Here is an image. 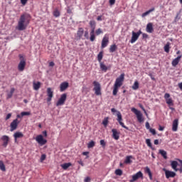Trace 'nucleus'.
I'll use <instances>...</instances> for the list:
<instances>
[{
  "label": "nucleus",
  "instance_id": "obj_2",
  "mask_svg": "<svg viewBox=\"0 0 182 182\" xmlns=\"http://www.w3.org/2000/svg\"><path fill=\"white\" fill-rule=\"evenodd\" d=\"M18 56L20 58V63H18V69L19 72H23V70H25V66H26V59H25V58H23L21 54Z\"/></svg>",
  "mask_w": 182,
  "mask_h": 182
},
{
  "label": "nucleus",
  "instance_id": "obj_21",
  "mask_svg": "<svg viewBox=\"0 0 182 182\" xmlns=\"http://www.w3.org/2000/svg\"><path fill=\"white\" fill-rule=\"evenodd\" d=\"M145 173H146V174H148L150 180H153V174L151 173V171L150 170V168L146 166L145 168Z\"/></svg>",
  "mask_w": 182,
  "mask_h": 182
},
{
  "label": "nucleus",
  "instance_id": "obj_32",
  "mask_svg": "<svg viewBox=\"0 0 182 182\" xmlns=\"http://www.w3.org/2000/svg\"><path fill=\"white\" fill-rule=\"evenodd\" d=\"M90 41H91V42H94L95 39H96V36H95V31H90Z\"/></svg>",
  "mask_w": 182,
  "mask_h": 182
},
{
  "label": "nucleus",
  "instance_id": "obj_13",
  "mask_svg": "<svg viewBox=\"0 0 182 182\" xmlns=\"http://www.w3.org/2000/svg\"><path fill=\"white\" fill-rule=\"evenodd\" d=\"M178 129V119H176L173 120L172 124V131L177 132Z\"/></svg>",
  "mask_w": 182,
  "mask_h": 182
},
{
  "label": "nucleus",
  "instance_id": "obj_61",
  "mask_svg": "<svg viewBox=\"0 0 182 182\" xmlns=\"http://www.w3.org/2000/svg\"><path fill=\"white\" fill-rule=\"evenodd\" d=\"M85 37L87 38H87H89V32H87V31L85 32Z\"/></svg>",
  "mask_w": 182,
  "mask_h": 182
},
{
  "label": "nucleus",
  "instance_id": "obj_27",
  "mask_svg": "<svg viewBox=\"0 0 182 182\" xmlns=\"http://www.w3.org/2000/svg\"><path fill=\"white\" fill-rule=\"evenodd\" d=\"M159 154L162 156V157H164V159H165V160H167V151L160 149Z\"/></svg>",
  "mask_w": 182,
  "mask_h": 182
},
{
  "label": "nucleus",
  "instance_id": "obj_33",
  "mask_svg": "<svg viewBox=\"0 0 182 182\" xmlns=\"http://www.w3.org/2000/svg\"><path fill=\"white\" fill-rule=\"evenodd\" d=\"M93 85H94V90L95 89H102L100 87V83H99L97 81H94Z\"/></svg>",
  "mask_w": 182,
  "mask_h": 182
},
{
  "label": "nucleus",
  "instance_id": "obj_5",
  "mask_svg": "<svg viewBox=\"0 0 182 182\" xmlns=\"http://www.w3.org/2000/svg\"><path fill=\"white\" fill-rule=\"evenodd\" d=\"M117 120L119 122V124H120V126H122V127H123L124 129H126V130H129V127H126L124 125V123H123V118L122 117V113H120V112H117Z\"/></svg>",
  "mask_w": 182,
  "mask_h": 182
},
{
  "label": "nucleus",
  "instance_id": "obj_49",
  "mask_svg": "<svg viewBox=\"0 0 182 182\" xmlns=\"http://www.w3.org/2000/svg\"><path fill=\"white\" fill-rule=\"evenodd\" d=\"M150 133H151L154 136H156V129L151 128L149 129Z\"/></svg>",
  "mask_w": 182,
  "mask_h": 182
},
{
  "label": "nucleus",
  "instance_id": "obj_55",
  "mask_svg": "<svg viewBox=\"0 0 182 182\" xmlns=\"http://www.w3.org/2000/svg\"><path fill=\"white\" fill-rule=\"evenodd\" d=\"M142 38L143 39H147V38H149V35H147V33H142Z\"/></svg>",
  "mask_w": 182,
  "mask_h": 182
},
{
  "label": "nucleus",
  "instance_id": "obj_7",
  "mask_svg": "<svg viewBox=\"0 0 182 182\" xmlns=\"http://www.w3.org/2000/svg\"><path fill=\"white\" fill-rule=\"evenodd\" d=\"M139 178H143V173L141 171H139L136 174L133 175L132 178L129 180V182L137 181Z\"/></svg>",
  "mask_w": 182,
  "mask_h": 182
},
{
  "label": "nucleus",
  "instance_id": "obj_20",
  "mask_svg": "<svg viewBox=\"0 0 182 182\" xmlns=\"http://www.w3.org/2000/svg\"><path fill=\"white\" fill-rule=\"evenodd\" d=\"M171 166L175 171H178V168H177V166H178V162L177 161H172L171 163Z\"/></svg>",
  "mask_w": 182,
  "mask_h": 182
},
{
  "label": "nucleus",
  "instance_id": "obj_18",
  "mask_svg": "<svg viewBox=\"0 0 182 182\" xmlns=\"http://www.w3.org/2000/svg\"><path fill=\"white\" fill-rule=\"evenodd\" d=\"M166 178H170V177H176V173L171 171H165Z\"/></svg>",
  "mask_w": 182,
  "mask_h": 182
},
{
  "label": "nucleus",
  "instance_id": "obj_62",
  "mask_svg": "<svg viewBox=\"0 0 182 182\" xmlns=\"http://www.w3.org/2000/svg\"><path fill=\"white\" fill-rule=\"evenodd\" d=\"M14 92H15V88H11V91H10V93H11V95H14Z\"/></svg>",
  "mask_w": 182,
  "mask_h": 182
},
{
  "label": "nucleus",
  "instance_id": "obj_6",
  "mask_svg": "<svg viewBox=\"0 0 182 182\" xmlns=\"http://www.w3.org/2000/svg\"><path fill=\"white\" fill-rule=\"evenodd\" d=\"M67 97H68V95H66V93L61 95L60 99L56 103V106H63V105H65V102H66Z\"/></svg>",
  "mask_w": 182,
  "mask_h": 182
},
{
  "label": "nucleus",
  "instance_id": "obj_54",
  "mask_svg": "<svg viewBox=\"0 0 182 182\" xmlns=\"http://www.w3.org/2000/svg\"><path fill=\"white\" fill-rule=\"evenodd\" d=\"M116 4V0H109V5L113 6Z\"/></svg>",
  "mask_w": 182,
  "mask_h": 182
},
{
  "label": "nucleus",
  "instance_id": "obj_41",
  "mask_svg": "<svg viewBox=\"0 0 182 182\" xmlns=\"http://www.w3.org/2000/svg\"><path fill=\"white\" fill-rule=\"evenodd\" d=\"M119 87H116L115 85H114V90H113V92H112V95L114 96H116L117 95V92H119Z\"/></svg>",
  "mask_w": 182,
  "mask_h": 182
},
{
  "label": "nucleus",
  "instance_id": "obj_44",
  "mask_svg": "<svg viewBox=\"0 0 182 182\" xmlns=\"http://www.w3.org/2000/svg\"><path fill=\"white\" fill-rule=\"evenodd\" d=\"M116 176H122L123 174V171L122 169H117L115 170Z\"/></svg>",
  "mask_w": 182,
  "mask_h": 182
},
{
  "label": "nucleus",
  "instance_id": "obj_40",
  "mask_svg": "<svg viewBox=\"0 0 182 182\" xmlns=\"http://www.w3.org/2000/svg\"><path fill=\"white\" fill-rule=\"evenodd\" d=\"M102 124L106 127L109 124V117H105L102 121Z\"/></svg>",
  "mask_w": 182,
  "mask_h": 182
},
{
  "label": "nucleus",
  "instance_id": "obj_39",
  "mask_svg": "<svg viewBox=\"0 0 182 182\" xmlns=\"http://www.w3.org/2000/svg\"><path fill=\"white\" fill-rule=\"evenodd\" d=\"M96 143L94 141H91L88 143L87 147L88 149H92V147H95Z\"/></svg>",
  "mask_w": 182,
  "mask_h": 182
},
{
  "label": "nucleus",
  "instance_id": "obj_51",
  "mask_svg": "<svg viewBox=\"0 0 182 182\" xmlns=\"http://www.w3.org/2000/svg\"><path fill=\"white\" fill-rule=\"evenodd\" d=\"M21 4H22L23 6H25V5L28 4V0H21Z\"/></svg>",
  "mask_w": 182,
  "mask_h": 182
},
{
  "label": "nucleus",
  "instance_id": "obj_45",
  "mask_svg": "<svg viewBox=\"0 0 182 182\" xmlns=\"http://www.w3.org/2000/svg\"><path fill=\"white\" fill-rule=\"evenodd\" d=\"M146 143L148 147H150L151 149L152 145H151V141L150 140V139H146Z\"/></svg>",
  "mask_w": 182,
  "mask_h": 182
},
{
  "label": "nucleus",
  "instance_id": "obj_42",
  "mask_svg": "<svg viewBox=\"0 0 182 182\" xmlns=\"http://www.w3.org/2000/svg\"><path fill=\"white\" fill-rule=\"evenodd\" d=\"M94 90L97 96H100V95H102V92H101L102 88H97V89H95Z\"/></svg>",
  "mask_w": 182,
  "mask_h": 182
},
{
  "label": "nucleus",
  "instance_id": "obj_56",
  "mask_svg": "<svg viewBox=\"0 0 182 182\" xmlns=\"http://www.w3.org/2000/svg\"><path fill=\"white\" fill-rule=\"evenodd\" d=\"M91 178H90V177H86L85 178V180H84V181L85 182H90L91 181Z\"/></svg>",
  "mask_w": 182,
  "mask_h": 182
},
{
  "label": "nucleus",
  "instance_id": "obj_11",
  "mask_svg": "<svg viewBox=\"0 0 182 182\" xmlns=\"http://www.w3.org/2000/svg\"><path fill=\"white\" fill-rule=\"evenodd\" d=\"M112 137L114 139V140H119L120 139V132H117V129H112Z\"/></svg>",
  "mask_w": 182,
  "mask_h": 182
},
{
  "label": "nucleus",
  "instance_id": "obj_57",
  "mask_svg": "<svg viewBox=\"0 0 182 182\" xmlns=\"http://www.w3.org/2000/svg\"><path fill=\"white\" fill-rule=\"evenodd\" d=\"M145 126H146V129H148V130H150V129H151V128H150V124L148 122H146Z\"/></svg>",
  "mask_w": 182,
  "mask_h": 182
},
{
  "label": "nucleus",
  "instance_id": "obj_24",
  "mask_svg": "<svg viewBox=\"0 0 182 182\" xmlns=\"http://www.w3.org/2000/svg\"><path fill=\"white\" fill-rule=\"evenodd\" d=\"M34 90H39L41 89V82H33V83Z\"/></svg>",
  "mask_w": 182,
  "mask_h": 182
},
{
  "label": "nucleus",
  "instance_id": "obj_36",
  "mask_svg": "<svg viewBox=\"0 0 182 182\" xmlns=\"http://www.w3.org/2000/svg\"><path fill=\"white\" fill-rule=\"evenodd\" d=\"M0 170H1V171H6V168H5V164L2 161H0Z\"/></svg>",
  "mask_w": 182,
  "mask_h": 182
},
{
  "label": "nucleus",
  "instance_id": "obj_28",
  "mask_svg": "<svg viewBox=\"0 0 182 182\" xmlns=\"http://www.w3.org/2000/svg\"><path fill=\"white\" fill-rule=\"evenodd\" d=\"M116 50H117V46H116V44L112 45L109 48V52L113 53V52H116Z\"/></svg>",
  "mask_w": 182,
  "mask_h": 182
},
{
  "label": "nucleus",
  "instance_id": "obj_64",
  "mask_svg": "<svg viewBox=\"0 0 182 182\" xmlns=\"http://www.w3.org/2000/svg\"><path fill=\"white\" fill-rule=\"evenodd\" d=\"M97 21H102V16H99L97 18Z\"/></svg>",
  "mask_w": 182,
  "mask_h": 182
},
{
  "label": "nucleus",
  "instance_id": "obj_23",
  "mask_svg": "<svg viewBox=\"0 0 182 182\" xmlns=\"http://www.w3.org/2000/svg\"><path fill=\"white\" fill-rule=\"evenodd\" d=\"M85 32V31L83 30V28H80L77 31V36L79 38V39H80L82 38V36H83V33Z\"/></svg>",
  "mask_w": 182,
  "mask_h": 182
},
{
  "label": "nucleus",
  "instance_id": "obj_31",
  "mask_svg": "<svg viewBox=\"0 0 182 182\" xmlns=\"http://www.w3.org/2000/svg\"><path fill=\"white\" fill-rule=\"evenodd\" d=\"M139 81H135L134 85H132V90H137L139 89Z\"/></svg>",
  "mask_w": 182,
  "mask_h": 182
},
{
  "label": "nucleus",
  "instance_id": "obj_14",
  "mask_svg": "<svg viewBox=\"0 0 182 182\" xmlns=\"http://www.w3.org/2000/svg\"><path fill=\"white\" fill-rule=\"evenodd\" d=\"M1 140L3 141V146L6 147V146H8V143H9V136L4 135L1 137Z\"/></svg>",
  "mask_w": 182,
  "mask_h": 182
},
{
  "label": "nucleus",
  "instance_id": "obj_1",
  "mask_svg": "<svg viewBox=\"0 0 182 182\" xmlns=\"http://www.w3.org/2000/svg\"><path fill=\"white\" fill-rule=\"evenodd\" d=\"M31 15L28 13L21 14L18 21L17 31H25L31 22Z\"/></svg>",
  "mask_w": 182,
  "mask_h": 182
},
{
  "label": "nucleus",
  "instance_id": "obj_29",
  "mask_svg": "<svg viewBox=\"0 0 182 182\" xmlns=\"http://www.w3.org/2000/svg\"><path fill=\"white\" fill-rule=\"evenodd\" d=\"M70 166H72V163H65L61 165L62 168H63V170H68V168H69V167H70Z\"/></svg>",
  "mask_w": 182,
  "mask_h": 182
},
{
  "label": "nucleus",
  "instance_id": "obj_10",
  "mask_svg": "<svg viewBox=\"0 0 182 182\" xmlns=\"http://www.w3.org/2000/svg\"><path fill=\"white\" fill-rule=\"evenodd\" d=\"M47 96H48L47 102H51L52 97H53V91H52V88L48 87L47 89Z\"/></svg>",
  "mask_w": 182,
  "mask_h": 182
},
{
  "label": "nucleus",
  "instance_id": "obj_52",
  "mask_svg": "<svg viewBox=\"0 0 182 182\" xmlns=\"http://www.w3.org/2000/svg\"><path fill=\"white\" fill-rule=\"evenodd\" d=\"M164 98H165L166 100H167V99H170V94L166 93L164 95Z\"/></svg>",
  "mask_w": 182,
  "mask_h": 182
},
{
  "label": "nucleus",
  "instance_id": "obj_60",
  "mask_svg": "<svg viewBox=\"0 0 182 182\" xmlns=\"http://www.w3.org/2000/svg\"><path fill=\"white\" fill-rule=\"evenodd\" d=\"M43 134L44 137H48V132L46 131H43Z\"/></svg>",
  "mask_w": 182,
  "mask_h": 182
},
{
  "label": "nucleus",
  "instance_id": "obj_37",
  "mask_svg": "<svg viewBox=\"0 0 182 182\" xmlns=\"http://www.w3.org/2000/svg\"><path fill=\"white\" fill-rule=\"evenodd\" d=\"M100 69H101V70H104V72H107V66H106V65H105V63H100Z\"/></svg>",
  "mask_w": 182,
  "mask_h": 182
},
{
  "label": "nucleus",
  "instance_id": "obj_35",
  "mask_svg": "<svg viewBox=\"0 0 182 182\" xmlns=\"http://www.w3.org/2000/svg\"><path fill=\"white\" fill-rule=\"evenodd\" d=\"M102 59H103V51H100L97 55V60L98 62H102Z\"/></svg>",
  "mask_w": 182,
  "mask_h": 182
},
{
  "label": "nucleus",
  "instance_id": "obj_50",
  "mask_svg": "<svg viewBox=\"0 0 182 182\" xmlns=\"http://www.w3.org/2000/svg\"><path fill=\"white\" fill-rule=\"evenodd\" d=\"M46 159V154H42L41 157V161H43Z\"/></svg>",
  "mask_w": 182,
  "mask_h": 182
},
{
  "label": "nucleus",
  "instance_id": "obj_53",
  "mask_svg": "<svg viewBox=\"0 0 182 182\" xmlns=\"http://www.w3.org/2000/svg\"><path fill=\"white\" fill-rule=\"evenodd\" d=\"M11 117H12V114L11 113L8 114L6 117V120H9V119H11Z\"/></svg>",
  "mask_w": 182,
  "mask_h": 182
},
{
  "label": "nucleus",
  "instance_id": "obj_38",
  "mask_svg": "<svg viewBox=\"0 0 182 182\" xmlns=\"http://www.w3.org/2000/svg\"><path fill=\"white\" fill-rule=\"evenodd\" d=\"M166 104L168 105V106H173L174 103L173 102V100L171 98H168L166 100Z\"/></svg>",
  "mask_w": 182,
  "mask_h": 182
},
{
  "label": "nucleus",
  "instance_id": "obj_22",
  "mask_svg": "<svg viewBox=\"0 0 182 182\" xmlns=\"http://www.w3.org/2000/svg\"><path fill=\"white\" fill-rule=\"evenodd\" d=\"M14 137L16 141L17 139H21V137H23V134H22V132H17L14 134Z\"/></svg>",
  "mask_w": 182,
  "mask_h": 182
},
{
  "label": "nucleus",
  "instance_id": "obj_58",
  "mask_svg": "<svg viewBox=\"0 0 182 182\" xmlns=\"http://www.w3.org/2000/svg\"><path fill=\"white\" fill-rule=\"evenodd\" d=\"M12 96H14L13 94H11V92H9L8 95H7V99H11V97H12Z\"/></svg>",
  "mask_w": 182,
  "mask_h": 182
},
{
  "label": "nucleus",
  "instance_id": "obj_12",
  "mask_svg": "<svg viewBox=\"0 0 182 182\" xmlns=\"http://www.w3.org/2000/svg\"><path fill=\"white\" fill-rule=\"evenodd\" d=\"M69 87V82H64L60 84V92H65Z\"/></svg>",
  "mask_w": 182,
  "mask_h": 182
},
{
  "label": "nucleus",
  "instance_id": "obj_17",
  "mask_svg": "<svg viewBox=\"0 0 182 182\" xmlns=\"http://www.w3.org/2000/svg\"><path fill=\"white\" fill-rule=\"evenodd\" d=\"M109 43V38L104 37L102 41V46L101 48L103 49L107 46Z\"/></svg>",
  "mask_w": 182,
  "mask_h": 182
},
{
  "label": "nucleus",
  "instance_id": "obj_9",
  "mask_svg": "<svg viewBox=\"0 0 182 182\" xmlns=\"http://www.w3.org/2000/svg\"><path fill=\"white\" fill-rule=\"evenodd\" d=\"M18 124H19V122H18V119L13 120V122L10 124V127H11L10 131L14 132V130H16V129L18 128Z\"/></svg>",
  "mask_w": 182,
  "mask_h": 182
},
{
  "label": "nucleus",
  "instance_id": "obj_47",
  "mask_svg": "<svg viewBox=\"0 0 182 182\" xmlns=\"http://www.w3.org/2000/svg\"><path fill=\"white\" fill-rule=\"evenodd\" d=\"M21 114V116H31V113L29 112H22Z\"/></svg>",
  "mask_w": 182,
  "mask_h": 182
},
{
  "label": "nucleus",
  "instance_id": "obj_43",
  "mask_svg": "<svg viewBox=\"0 0 182 182\" xmlns=\"http://www.w3.org/2000/svg\"><path fill=\"white\" fill-rule=\"evenodd\" d=\"M53 16L55 17V18H58L59 16H60V12L58 11V9H55L54 11H53Z\"/></svg>",
  "mask_w": 182,
  "mask_h": 182
},
{
  "label": "nucleus",
  "instance_id": "obj_63",
  "mask_svg": "<svg viewBox=\"0 0 182 182\" xmlns=\"http://www.w3.org/2000/svg\"><path fill=\"white\" fill-rule=\"evenodd\" d=\"M178 86L179 89H181V90H182V82L178 83Z\"/></svg>",
  "mask_w": 182,
  "mask_h": 182
},
{
  "label": "nucleus",
  "instance_id": "obj_3",
  "mask_svg": "<svg viewBox=\"0 0 182 182\" xmlns=\"http://www.w3.org/2000/svg\"><path fill=\"white\" fill-rule=\"evenodd\" d=\"M132 112L134 113L136 116V119L139 123H143L144 122V119H143V114H141V112L137 110V109L133 107L132 108Z\"/></svg>",
  "mask_w": 182,
  "mask_h": 182
},
{
  "label": "nucleus",
  "instance_id": "obj_19",
  "mask_svg": "<svg viewBox=\"0 0 182 182\" xmlns=\"http://www.w3.org/2000/svg\"><path fill=\"white\" fill-rule=\"evenodd\" d=\"M180 59H181V55H179L176 58L173 60V61H172V66L176 67V65H178V63H180Z\"/></svg>",
  "mask_w": 182,
  "mask_h": 182
},
{
  "label": "nucleus",
  "instance_id": "obj_15",
  "mask_svg": "<svg viewBox=\"0 0 182 182\" xmlns=\"http://www.w3.org/2000/svg\"><path fill=\"white\" fill-rule=\"evenodd\" d=\"M146 32L149 33H153L154 32V29L153 28V23H149L146 25Z\"/></svg>",
  "mask_w": 182,
  "mask_h": 182
},
{
  "label": "nucleus",
  "instance_id": "obj_8",
  "mask_svg": "<svg viewBox=\"0 0 182 182\" xmlns=\"http://www.w3.org/2000/svg\"><path fill=\"white\" fill-rule=\"evenodd\" d=\"M36 140L41 146H45V144L48 143V141L43 139V136L42 135H38L36 138Z\"/></svg>",
  "mask_w": 182,
  "mask_h": 182
},
{
  "label": "nucleus",
  "instance_id": "obj_16",
  "mask_svg": "<svg viewBox=\"0 0 182 182\" xmlns=\"http://www.w3.org/2000/svg\"><path fill=\"white\" fill-rule=\"evenodd\" d=\"M139 36L136 32L132 31V36L130 41L131 43H134V42L139 39Z\"/></svg>",
  "mask_w": 182,
  "mask_h": 182
},
{
  "label": "nucleus",
  "instance_id": "obj_26",
  "mask_svg": "<svg viewBox=\"0 0 182 182\" xmlns=\"http://www.w3.org/2000/svg\"><path fill=\"white\" fill-rule=\"evenodd\" d=\"M132 159H133L132 156H127L124 161L125 164H132Z\"/></svg>",
  "mask_w": 182,
  "mask_h": 182
},
{
  "label": "nucleus",
  "instance_id": "obj_30",
  "mask_svg": "<svg viewBox=\"0 0 182 182\" xmlns=\"http://www.w3.org/2000/svg\"><path fill=\"white\" fill-rule=\"evenodd\" d=\"M154 9H155L154 8H152V9H149V11L142 14V15H141L142 18H144V16H147V15H150L151 12H153L154 11Z\"/></svg>",
  "mask_w": 182,
  "mask_h": 182
},
{
  "label": "nucleus",
  "instance_id": "obj_34",
  "mask_svg": "<svg viewBox=\"0 0 182 182\" xmlns=\"http://www.w3.org/2000/svg\"><path fill=\"white\" fill-rule=\"evenodd\" d=\"M164 50L166 52V53H168V52H170V43H167L164 48Z\"/></svg>",
  "mask_w": 182,
  "mask_h": 182
},
{
  "label": "nucleus",
  "instance_id": "obj_46",
  "mask_svg": "<svg viewBox=\"0 0 182 182\" xmlns=\"http://www.w3.org/2000/svg\"><path fill=\"white\" fill-rule=\"evenodd\" d=\"M101 33H103V31H102V28H98L95 31V34L97 36L100 35Z\"/></svg>",
  "mask_w": 182,
  "mask_h": 182
},
{
  "label": "nucleus",
  "instance_id": "obj_59",
  "mask_svg": "<svg viewBox=\"0 0 182 182\" xmlns=\"http://www.w3.org/2000/svg\"><path fill=\"white\" fill-rule=\"evenodd\" d=\"M159 130L160 132H163V130H164V127H161V125H159Z\"/></svg>",
  "mask_w": 182,
  "mask_h": 182
},
{
  "label": "nucleus",
  "instance_id": "obj_4",
  "mask_svg": "<svg viewBox=\"0 0 182 182\" xmlns=\"http://www.w3.org/2000/svg\"><path fill=\"white\" fill-rule=\"evenodd\" d=\"M124 80V74H121L120 76L116 79L114 86H116L117 87H121L122 85H123Z\"/></svg>",
  "mask_w": 182,
  "mask_h": 182
},
{
  "label": "nucleus",
  "instance_id": "obj_48",
  "mask_svg": "<svg viewBox=\"0 0 182 182\" xmlns=\"http://www.w3.org/2000/svg\"><path fill=\"white\" fill-rule=\"evenodd\" d=\"M100 143L102 147H106V142L105 141L104 139L100 140Z\"/></svg>",
  "mask_w": 182,
  "mask_h": 182
},
{
  "label": "nucleus",
  "instance_id": "obj_25",
  "mask_svg": "<svg viewBox=\"0 0 182 182\" xmlns=\"http://www.w3.org/2000/svg\"><path fill=\"white\" fill-rule=\"evenodd\" d=\"M90 28H91V31H95V29H96V21H90Z\"/></svg>",
  "mask_w": 182,
  "mask_h": 182
}]
</instances>
